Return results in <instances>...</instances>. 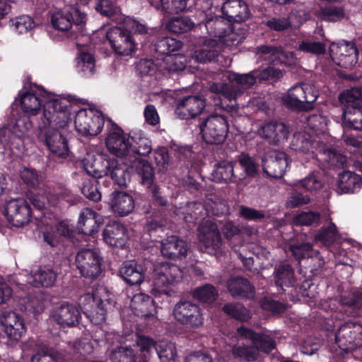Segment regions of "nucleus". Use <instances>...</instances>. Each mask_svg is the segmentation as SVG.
I'll return each instance as SVG.
<instances>
[{"label": "nucleus", "instance_id": "obj_1", "mask_svg": "<svg viewBox=\"0 0 362 362\" xmlns=\"http://www.w3.org/2000/svg\"><path fill=\"white\" fill-rule=\"evenodd\" d=\"M228 83L214 82L209 84V90L230 102H235L244 91L250 88L257 78L255 72L240 74L229 72L227 75Z\"/></svg>", "mask_w": 362, "mask_h": 362}, {"label": "nucleus", "instance_id": "obj_2", "mask_svg": "<svg viewBox=\"0 0 362 362\" xmlns=\"http://www.w3.org/2000/svg\"><path fill=\"white\" fill-rule=\"evenodd\" d=\"M318 90L310 83L296 85L283 97L284 104L296 111L308 110L318 97Z\"/></svg>", "mask_w": 362, "mask_h": 362}, {"label": "nucleus", "instance_id": "obj_3", "mask_svg": "<svg viewBox=\"0 0 362 362\" xmlns=\"http://www.w3.org/2000/svg\"><path fill=\"white\" fill-rule=\"evenodd\" d=\"M51 124L46 120L45 122H37V137L40 141L46 145L48 149L58 157H65L68 155V143L62 132L51 128Z\"/></svg>", "mask_w": 362, "mask_h": 362}, {"label": "nucleus", "instance_id": "obj_4", "mask_svg": "<svg viewBox=\"0 0 362 362\" xmlns=\"http://www.w3.org/2000/svg\"><path fill=\"white\" fill-rule=\"evenodd\" d=\"M204 140L211 144H222L226 139L228 124L223 115H211L200 124Z\"/></svg>", "mask_w": 362, "mask_h": 362}, {"label": "nucleus", "instance_id": "obj_5", "mask_svg": "<svg viewBox=\"0 0 362 362\" xmlns=\"http://www.w3.org/2000/svg\"><path fill=\"white\" fill-rule=\"evenodd\" d=\"M201 246L209 254L221 252L223 241L218 226L211 220L203 221L197 228Z\"/></svg>", "mask_w": 362, "mask_h": 362}, {"label": "nucleus", "instance_id": "obj_6", "mask_svg": "<svg viewBox=\"0 0 362 362\" xmlns=\"http://www.w3.org/2000/svg\"><path fill=\"white\" fill-rule=\"evenodd\" d=\"M175 320L181 325L197 328L203 325V316L199 306L189 300L177 302L173 309Z\"/></svg>", "mask_w": 362, "mask_h": 362}, {"label": "nucleus", "instance_id": "obj_7", "mask_svg": "<svg viewBox=\"0 0 362 362\" xmlns=\"http://www.w3.org/2000/svg\"><path fill=\"white\" fill-rule=\"evenodd\" d=\"M101 262L98 253L93 250L79 251L75 259V264L81 274L86 278L95 279L101 272Z\"/></svg>", "mask_w": 362, "mask_h": 362}, {"label": "nucleus", "instance_id": "obj_8", "mask_svg": "<svg viewBox=\"0 0 362 362\" xmlns=\"http://www.w3.org/2000/svg\"><path fill=\"white\" fill-rule=\"evenodd\" d=\"M335 341L341 349L352 350L362 346V325L352 322L342 325L335 333Z\"/></svg>", "mask_w": 362, "mask_h": 362}, {"label": "nucleus", "instance_id": "obj_9", "mask_svg": "<svg viewBox=\"0 0 362 362\" xmlns=\"http://www.w3.org/2000/svg\"><path fill=\"white\" fill-rule=\"evenodd\" d=\"M182 279V272L176 264L157 262L153 265V284L158 288L173 286Z\"/></svg>", "mask_w": 362, "mask_h": 362}, {"label": "nucleus", "instance_id": "obj_10", "mask_svg": "<svg viewBox=\"0 0 362 362\" xmlns=\"http://www.w3.org/2000/svg\"><path fill=\"white\" fill-rule=\"evenodd\" d=\"M106 35L115 52L119 55H129L135 49L134 39L127 29L113 27Z\"/></svg>", "mask_w": 362, "mask_h": 362}, {"label": "nucleus", "instance_id": "obj_11", "mask_svg": "<svg viewBox=\"0 0 362 362\" xmlns=\"http://www.w3.org/2000/svg\"><path fill=\"white\" fill-rule=\"evenodd\" d=\"M86 21V15L81 13L76 8H71L70 11H58L52 14L51 23L52 26L59 30L66 31L74 24L79 31H82Z\"/></svg>", "mask_w": 362, "mask_h": 362}, {"label": "nucleus", "instance_id": "obj_12", "mask_svg": "<svg viewBox=\"0 0 362 362\" xmlns=\"http://www.w3.org/2000/svg\"><path fill=\"white\" fill-rule=\"evenodd\" d=\"M4 213L8 221L16 227L28 223L31 216L30 206L20 199H11L6 202Z\"/></svg>", "mask_w": 362, "mask_h": 362}, {"label": "nucleus", "instance_id": "obj_13", "mask_svg": "<svg viewBox=\"0 0 362 362\" xmlns=\"http://www.w3.org/2000/svg\"><path fill=\"white\" fill-rule=\"evenodd\" d=\"M262 163L265 173L274 178H281L288 165V156L284 152L271 150L264 153Z\"/></svg>", "mask_w": 362, "mask_h": 362}, {"label": "nucleus", "instance_id": "obj_14", "mask_svg": "<svg viewBox=\"0 0 362 362\" xmlns=\"http://www.w3.org/2000/svg\"><path fill=\"white\" fill-rule=\"evenodd\" d=\"M105 144L109 151L120 158H128L129 155V138L123 130L118 127H112L105 139Z\"/></svg>", "mask_w": 362, "mask_h": 362}, {"label": "nucleus", "instance_id": "obj_15", "mask_svg": "<svg viewBox=\"0 0 362 362\" xmlns=\"http://www.w3.org/2000/svg\"><path fill=\"white\" fill-rule=\"evenodd\" d=\"M74 123L76 130L83 135L95 136L101 132L103 127L100 117L86 110H80L76 113Z\"/></svg>", "mask_w": 362, "mask_h": 362}, {"label": "nucleus", "instance_id": "obj_16", "mask_svg": "<svg viewBox=\"0 0 362 362\" xmlns=\"http://www.w3.org/2000/svg\"><path fill=\"white\" fill-rule=\"evenodd\" d=\"M206 106L203 96L188 95L177 101L176 115L182 119L193 118L201 114Z\"/></svg>", "mask_w": 362, "mask_h": 362}, {"label": "nucleus", "instance_id": "obj_17", "mask_svg": "<svg viewBox=\"0 0 362 362\" xmlns=\"http://www.w3.org/2000/svg\"><path fill=\"white\" fill-rule=\"evenodd\" d=\"M1 323L4 327V332L11 341H18L26 332L23 319L13 311L4 313L1 317Z\"/></svg>", "mask_w": 362, "mask_h": 362}, {"label": "nucleus", "instance_id": "obj_18", "mask_svg": "<svg viewBox=\"0 0 362 362\" xmlns=\"http://www.w3.org/2000/svg\"><path fill=\"white\" fill-rule=\"evenodd\" d=\"M52 317L62 327H73L79 324L81 315L76 305L65 303L54 309Z\"/></svg>", "mask_w": 362, "mask_h": 362}, {"label": "nucleus", "instance_id": "obj_19", "mask_svg": "<svg viewBox=\"0 0 362 362\" xmlns=\"http://www.w3.org/2000/svg\"><path fill=\"white\" fill-rule=\"evenodd\" d=\"M330 52L334 59L337 60V64L344 69H351L358 60V49L354 44L349 42L340 45L333 44L330 47Z\"/></svg>", "mask_w": 362, "mask_h": 362}, {"label": "nucleus", "instance_id": "obj_20", "mask_svg": "<svg viewBox=\"0 0 362 362\" xmlns=\"http://www.w3.org/2000/svg\"><path fill=\"white\" fill-rule=\"evenodd\" d=\"M187 243L176 235H170L161 242V254L168 259H182L187 255Z\"/></svg>", "mask_w": 362, "mask_h": 362}, {"label": "nucleus", "instance_id": "obj_21", "mask_svg": "<svg viewBox=\"0 0 362 362\" xmlns=\"http://www.w3.org/2000/svg\"><path fill=\"white\" fill-rule=\"evenodd\" d=\"M212 176L215 181L226 183H240L246 177L243 173H235L234 163L227 160H222L215 165Z\"/></svg>", "mask_w": 362, "mask_h": 362}, {"label": "nucleus", "instance_id": "obj_22", "mask_svg": "<svg viewBox=\"0 0 362 362\" xmlns=\"http://www.w3.org/2000/svg\"><path fill=\"white\" fill-rule=\"evenodd\" d=\"M257 132L261 137L268 140L272 144H278L286 140L288 136L286 126L278 122H269L262 124Z\"/></svg>", "mask_w": 362, "mask_h": 362}, {"label": "nucleus", "instance_id": "obj_23", "mask_svg": "<svg viewBox=\"0 0 362 362\" xmlns=\"http://www.w3.org/2000/svg\"><path fill=\"white\" fill-rule=\"evenodd\" d=\"M222 11L229 22H243L250 16L248 6L242 0L226 1L222 6Z\"/></svg>", "mask_w": 362, "mask_h": 362}, {"label": "nucleus", "instance_id": "obj_24", "mask_svg": "<svg viewBox=\"0 0 362 362\" xmlns=\"http://www.w3.org/2000/svg\"><path fill=\"white\" fill-rule=\"evenodd\" d=\"M122 279L130 286L141 284L145 278V269L141 264L135 260L123 262L119 269Z\"/></svg>", "mask_w": 362, "mask_h": 362}, {"label": "nucleus", "instance_id": "obj_25", "mask_svg": "<svg viewBox=\"0 0 362 362\" xmlns=\"http://www.w3.org/2000/svg\"><path fill=\"white\" fill-rule=\"evenodd\" d=\"M102 224L100 216L90 209H83L79 216L77 228L83 234L91 235L98 232Z\"/></svg>", "mask_w": 362, "mask_h": 362}, {"label": "nucleus", "instance_id": "obj_26", "mask_svg": "<svg viewBox=\"0 0 362 362\" xmlns=\"http://www.w3.org/2000/svg\"><path fill=\"white\" fill-rule=\"evenodd\" d=\"M226 286L233 298H249L254 296L255 287L245 278L232 276L228 279Z\"/></svg>", "mask_w": 362, "mask_h": 362}, {"label": "nucleus", "instance_id": "obj_27", "mask_svg": "<svg viewBox=\"0 0 362 362\" xmlns=\"http://www.w3.org/2000/svg\"><path fill=\"white\" fill-rule=\"evenodd\" d=\"M238 334L244 338L250 339L255 345H257L259 351L269 353L275 348V341L268 335L262 333H256L253 330L245 327L238 328Z\"/></svg>", "mask_w": 362, "mask_h": 362}, {"label": "nucleus", "instance_id": "obj_28", "mask_svg": "<svg viewBox=\"0 0 362 362\" xmlns=\"http://www.w3.org/2000/svg\"><path fill=\"white\" fill-rule=\"evenodd\" d=\"M274 279L276 286L281 288L282 291L293 287L296 284L294 269L286 262H281L275 267Z\"/></svg>", "mask_w": 362, "mask_h": 362}, {"label": "nucleus", "instance_id": "obj_29", "mask_svg": "<svg viewBox=\"0 0 362 362\" xmlns=\"http://www.w3.org/2000/svg\"><path fill=\"white\" fill-rule=\"evenodd\" d=\"M110 206L115 214L124 216L133 211L134 201L133 197L125 192H114L112 194Z\"/></svg>", "mask_w": 362, "mask_h": 362}, {"label": "nucleus", "instance_id": "obj_30", "mask_svg": "<svg viewBox=\"0 0 362 362\" xmlns=\"http://www.w3.org/2000/svg\"><path fill=\"white\" fill-rule=\"evenodd\" d=\"M339 303L348 316H359L362 308V293L358 291L344 293L339 297Z\"/></svg>", "mask_w": 362, "mask_h": 362}, {"label": "nucleus", "instance_id": "obj_31", "mask_svg": "<svg viewBox=\"0 0 362 362\" xmlns=\"http://www.w3.org/2000/svg\"><path fill=\"white\" fill-rule=\"evenodd\" d=\"M103 238L110 245L122 247L125 243L127 230L122 224L115 221L105 226L103 230Z\"/></svg>", "mask_w": 362, "mask_h": 362}, {"label": "nucleus", "instance_id": "obj_32", "mask_svg": "<svg viewBox=\"0 0 362 362\" xmlns=\"http://www.w3.org/2000/svg\"><path fill=\"white\" fill-rule=\"evenodd\" d=\"M221 50V45L216 40L210 39L206 40L201 48L192 53V58L200 63L212 62L218 57Z\"/></svg>", "mask_w": 362, "mask_h": 362}, {"label": "nucleus", "instance_id": "obj_33", "mask_svg": "<svg viewBox=\"0 0 362 362\" xmlns=\"http://www.w3.org/2000/svg\"><path fill=\"white\" fill-rule=\"evenodd\" d=\"M131 308L135 315L142 317L153 316L156 310L153 300L144 293H138L133 296Z\"/></svg>", "mask_w": 362, "mask_h": 362}, {"label": "nucleus", "instance_id": "obj_34", "mask_svg": "<svg viewBox=\"0 0 362 362\" xmlns=\"http://www.w3.org/2000/svg\"><path fill=\"white\" fill-rule=\"evenodd\" d=\"M362 185V178L354 172L346 170L339 174L337 190L339 193H354Z\"/></svg>", "mask_w": 362, "mask_h": 362}, {"label": "nucleus", "instance_id": "obj_35", "mask_svg": "<svg viewBox=\"0 0 362 362\" xmlns=\"http://www.w3.org/2000/svg\"><path fill=\"white\" fill-rule=\"evenodd\" d=\"M47 296L40 291L30 293L21 300V310L37 314L42 313L45 307Z\"/></svg>", "mask_w": 362, "mask_h": 362}, {"label": "nucleus", "instance_id": "obj_36", "mask_svg": "<svg viewBox=\"0 0 362 362\" xmlns=\"http://www.w3.org/2000/svg\"><path fill=\"white\" fill-rule=\"evenodd\" d=\"M110 160L93 159V156H88L83 160L84 169L88 174L91 175L95 179L108 176Z\"/></svg>", "mask_w": 362, "mask_h": 362}, {"label": "nucleus", "instance_id": "obj_37", "mask_svg": "<svg viewBox=\"0 0 362 362\" xmlns=\"http://www.w3.org/2000/svg\"><path fill=\"white\" fill-rule=\"evenodd\" d=\"M135 170L141 179V184L149 189L156 185L154 183V170L152 165L146 160L134 158Z\"/></svg>", "mask_w": 362, "mask_h": 362}, {"label": "nucleus", "instance_id": "obj_38", "mask_svg": "<svg viewBox=\"0 0 362 362\" xmlns=\"http://www.w3.org/2000/svg\"><path fill=\"white\" fill-rule=\"evenodd\" d=\"M68 102L64 99H54L49 100L45 105L44 110L41 114L37 122H45L46 120L49 124H52L55 114H63L65 116V112L67 108Z\"/></svg>", "mask_w": 362, "mask_h": 362}, {"label": "nucleus", "instance_id": "obj_39", "mask_svg": "<svg viewBox=\"0 0 362 362\" xmlns=\"http://www.w3.org/2000/svg\"><path fill=\"white\" fill-rule=\"evenodd\" d=\"M132 143H130V149L129 159L132 162V158L136 155L146 156L152 151L151 141L144 136L141 133H134L132 136Z\"/></svg>", "mask_w": 362, "mask_h": 362}, {"label": "nucleus", "instance_id": "obj_40", "mask_svg": "<svg viewBox=\"0 0 362 362\" xmlns=\"http://www.w3.org/2000/svg\"><path fill=\"white\" fill-rule=\"evenodd\" d=\"M344 110L362 107V87H354L344 90L338 96Z\"/></svg>", "mask_w": 362, "mask_h": 362}, {"label": "nucleus", "instance_id": "obj_41", "mask_svg": "<svg viewBox=\"0 0 362 362\" xmlns=\"http://www.w3.org/2000/svg\"><path fill=\"white\" fill-rule=\"evenodd\" d=\"M232 354L240 361L252 362L259 357V347L253 342L251 344H238L233 346Z\"/></svg>", "mask_w": 362, "mask_h": 362}, {"label": "nucleus", "instance_id": "obj_42", "mask_svg": "<svg viewBox=\"0 0 362 362\" xmlns=\"http://www.w3.org/2000/svg\"><path fill=\"white\" fill-rule=\"evenodd\" d=\"M167 226V219L161 211H155L148 218L145 229L151 237H160Z\"/></svg>", "mask_w": 362, "mask_h": 362}, {"label": "nucleus", "instance_id": "obj_43", "mask_svg": "<svg viewBox=\"0 0 362 362\" xmlns=\"http://www.w3.org/2000/svg\"><path fill=\"white\" fill-rule=\"evenodd\" d=\"M86 300L92 301L94 308L89 311L88 317L91 322L95 325H100L106 320L107 309L106 304L100 298L89 293L83 297Z\"/></svg>", "mask_w": 362, "mask_h": 362}, {"label": "nucleus", "instance_id": "obj_44", "mask_svg": "<svg viewBox=\"0 0 362 362\" xmlns=\"http://www.w3.org/2000/svg\"><path fill=\"white\" fill-rule=\"evenodd\" d=\"M303 235H300L296 240H293L289 245V250L293 257L300 264L302 259L305 261L315 252L313 245L308 242L303 240Z\"/></svg>", "mask_w": 362, "mask_h": 362}, {"label": "nucleus", "instance_id": "obj_45", "mask_svg": "<svg viewBox=\"0 0 362 362\" xmlns=\"http://www.w3.org/2000/svg\"><path fill=\"white\" fill-rule=\"evenodd\" d=\"M192 298L202 303L211 304L218 296V289L212 284H206L191 291Z\"/></svg>", "mask_w": 362, "mask_h": 362}, {"label": "nucleus", "instance_id": "obj_46", "mask_svg": "<svg viewBox=\"0 0 362 362\" xmlns=\"http://www.w3.org/2000/svg\"><path fill=\"white\" fill-rule=\"evenodd\" d=\"M21 105L23 111L28 116H37L41 112V103L39 98L33 93H25L21 98Z\"/></svg>", "mask_w": 362, "mask_h": 362}, {"label": "nucleus", "instance_id": "obj_47", "mask_svg": "<svg viewBox=\"0 0 362 362\" xmlns=\"http://www.w3.org/2000/svg\"><path fill=\"white\" fill-rule=\"evenodd\" d=\"M230 24L221 16H215L208 18L205 22L206 28L211 36L218 37L219 40L224 36Z\"/></svg>", "mask_w": 362, "mask_h": 362}, {"label": "nucleus", "instance_id": "obj_48", "mask_svg": "<svg viewBox=\"0 0 362 362\" xmlns=\"http://www.w3.org/2000/svg\"><path fill=\"white\" fill-rule=\"evenodd\" d=\"M109 358L111 362H136L137 357L131 346H119L110 351Z\"/></svg>", "mask_w": 362, "mask_h": 362}, {"label": "nucleus", "instance_id": "obj_49", "mask_svg": "<svg viewBox=\"0 0 362 362\" xmlns=\"http://www.w3.org/2000/svg\"><path fill=\"white\" fill-rule=\"evenodd\" d=\"M108 176L119 186H127L130 180L129 173L125 166L118 165L116 160H110Z\"/></svg>", "mask_w": 362, "mask_h": 362}, {"label": "nucleus", "instance_id": "obj_50", "mask_svg": "<svg viewBox=\"0 0 362 362\" xmlns=\"http://www.w3.org/2000/svg\"><path fill=\"white\" fill-rule=\"evenodd\" d=\"M194 23L187 16L175 17L166 24V28L171 33L180 34L192 30Z\"/></svg>", "mask_w": 362, "mask_h": 362}, {"label": "nucleus", "instance_id": "obj_51", "mask_svg": "<svg viewBox=\"0 0 362 362\" xmlns=\"http://www.w3.org/2000/svg\"><path fill=\"white\" fill-rule=\"evenodd\" d=\"M57 276V272L52 269L47 267L40 268L33 275L34 286H51L54 284Z\"/></svg>", "mask_w": 362, "mask_h": 362}, {"label": "nucleus", "instance_id": "obj_52", "mask_svg": "<svg viewBox=\"0 0 362 362\" xmlns=\"http://www.w3.org/2000/svg\"><path fill=\"white\" fill-rule=\"evenodd\" d=\"M342 118L345 127L362 131V107L344 110Z\"/></svg>", "mask_w": 362, "mask_h": 362}, {"label": "nucleus", "instance_id": "obj_53", "mask_svg": "<svg viewBox=\"0 0 362 362\" xmlns=\"http://www.w3.org/2000/svg\"><path fill=\"white\" fill-rule=\"evenodd\" d=\"M339 233L336 226L333 223L327 227H322L315 236V240L325 246L332 245L338 238Z\"/></svg>", "mask_w": 362, "mask_h": 362}, {"label": "nucleus", "instance_id": "obj_54", "mask_svg": "<svg viewBox=\"0 0 362 362\" xmlns=\"http://www.w3.org/2000/svg\"><path fill=\"white\" fill-rule=\"evenodd\" d=\"M189 0H160L162 11L168 15L177 14L188 9Z\"/></svg>", "mask_w": 362, "mask_h": 362}, {"label": "nucleus", "instance_id": "obj_55", "mask_svg": "<svg viewBox=\"0 0 362 362\" xmlns=\"http://www.w3.org/2000/svg\"><path fill=\"white\" fill-rule=\"evenodd\" d=\"M182 46L180 41L173 37H165L158 39L155 44V50L161 54H169L178 50Z\"/></svg>", "mask_w": 362, "mask_h": 362}, {"label": "nucleus", "instance_id": "obj_56", "mask_svg": "<svg viewBox=\"0 0 362 362\" xmlns=\"http://www.w3.org/2000/svg\"><path fill=\"white\" fill-rule=\"evenodd\" d=\"M313 145L311 136L305 132H297L293 134L291 147L293 150L300 152L308 151Z\"/></svg>", "mask_w": 362, "mask_h": 362}, {"label": "nucleus", "instance_id": "obj_57", "mask_svg": "<svg viewBox=\"0 0 362 362\" xmlns=\"http://www.w3.org/2000/svg\"><path fill=\"white\" fill-rule=\"evenodd\" d=\"M161 362H174L177 352L174 344L168 341H160L156 349Z\"/></svg>", "mask_w": 362, "mask_h": 362}, {"label": "nucleus", "instance_id": "obj_58", "mask_svg": "<svg viewBox=\"0 0 362 362\" xmlns=\"http://www.w3.org/2000/svg\"><path fill=\"white\" fill-rule=\"evenodd\" d=\"M98 180L95 178L86 179L81 187L83 194L91 201H100L101 199V193L98 187Z\"/></svg>", "mask_w": 362, "mask_h": 362}, {"label": "nucleus", "instance_id": "obj_59", "mask_svg": "<svg viewBox=\"0 0 362 362\" xmlns=\"http://www.w3.org/2000/svg\"><path fill=\"white\" fill-rule=\"evenodd\" d=\"M223 310L232 317L247 321L250 318V311L240 303H228L223 307Z\"/></svg>", "mask_w": 362, "mask_h": 362}, {"label": "nucleus", "instance_id": "obj_60", "mask_svg": "<svg viewBox=\"0 0 362 362\" xmlns=\"http://www.w3.org/2000/svg\"><path fill=\"white\" fill-rule=\"evenodd\" d=\"M136 345L139 347L142 353V357L139 362H148V356L153 349H156L158 343H156L153 339L147 336L139 335L136 340Z\"/></svg>", "mask_w": 362, "mask_h": 362}, {"label": "nucleus", "instance_id": "obj_61", "mask_svg": "<svg viewBox=\"0 0 362 362\" xmlns=\"http://www.w3.org/2000/svg\"><path fill=\"white\" fill-rule=\"evenodd\" d=\"M308 126L317 134L325 133L327 129V119L321 114H313L305 117Z\"/></svg>", "mask_w": 362, "mask_h": 362}, {"label": "nucleus", "instance_id": "obj_62", "mask_svg": "<svg viewBox=\"0 0 362 362\" xmlns=\"http://www.w3.org/2000/svg\"><path fill=\"white\" fill-rule=\"evenodd\" d=\"M324 265V258L317 250H315V252L305 261V268L309 269L310 272L313 276L320 274L322 271Z\"/></svg>", "mask_w": 362, "mask_h": 362}, {"label": "nucleus", "instance_id": "obj_63", "mask_svg": "<svg viewBox=\"0 0 362 362\" xmlns=\"http://www.w3.org/2000/svg\"><path fill=\"white\" fill-rule=\"evenodd\" d=\"M345 15L344 8L339 6H329L320 11L321 18L329 22L340 21L345 17Z\"/></svg>", "mask_w": 362, "mask_h": 362}, {"label": "nucleus", "instance_id": "obj_64", "mask_svg": "<svg viewBox=\"0 0 362 362\" xmlns=\"http://www.w3.org/2000/svg\"><path fill=\"white\" fill-rule=\"evenodd\" d=\"M29 117L18 118L11 127V133L14 137L22 138L32 129L33 122Z\"/></svg>", "mask_w": 362, "mask_h": 362}]
</instances>
